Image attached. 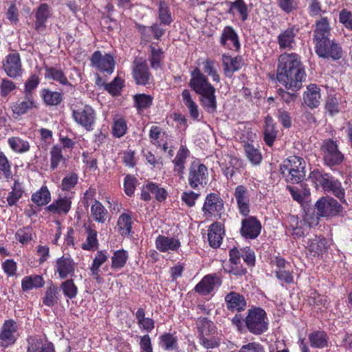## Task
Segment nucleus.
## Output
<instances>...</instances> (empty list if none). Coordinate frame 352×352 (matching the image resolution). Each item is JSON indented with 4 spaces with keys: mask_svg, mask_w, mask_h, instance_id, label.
Listing matches in <instances>:
<instances>
[{
    "mask_svg": "<svg viewBox=\"0 0 352 352\" xmlns=\"http://www.w3.org/2000/svg\"><path fill=\"white\" fill-rule=\"evenodd\" d=\"M19 337L18 326L13 320L4 322L0 331V346L8 347L15 343Z\"/></svg>",
    "mask_w": 352,
    "mask_h": 352,
    "instance_id": "1a4fd4ad",
    "label": "nucleus"
},
{
    "mask_svg": "<svg viewBox=\"0 0 352 352\" xmlns=\"http://www.w3.org/2000/svg\"><path fill=\"white\" fill-rule=\"evenodd\" d=\"M315 207L317 214L320 217H327L342 212V206L333 198L322 197L317 201Z\"/></svg>",
    "mask_w": 352,
    "mask_h": 352,
    "instance_id": "2eb2a0df",
    "label": "nucleus"
},
{
    "mask_svg": "<svg viewBox=\"0 0 352 352\" xmlns=\"http://www.w3.org/2000/svg\"><path fill=\"white\" fill-rule=\"evenodd\" d=\"M91 66L101 72L113 73L115 67L113 57L109 54H102L101 52H95L91 58Z\"/></svg>",
    "mask_w": 352,
    "mask_h": 352,
    "instance_id": "9d476101",
    "label": "nucleus"
},
{
    "mask_svg": "<svg viewBox=\"0 0 352 352\" xmlns=\"http://www.w3.org/2000/svg\"><path fill=\"white\" fill-rule=\"evenodd\" d=\"M199 336H207L215 333V326L206 318H199L196 322Z\"/></svg>",
    "mask_w": 352,
    "mask_h": 352,
    "instance_id": "a18cd8bd",
    "label": "nucleus"
},
{
    "mask_svg": "<svg viewBox=\"0 0 352 352\" xmlns=\"http://www.w3.org/2000/svg\"><path fill=\"white\" fill-rule=\"evenodd\" d=\"M305 162L298 156H290L280 165V171L286 179L292 184H298L305 177Z\"/></svg>",
    "mask_w": 352,
    "mask_h": 352,
    "instance_id": "f03ea898",
    "label": "nucleus"
},
{
    "mask_svg": "<svg viewBox=\"0 0 352 352\" xmlns=\"http://www.w3.org/2000/svg\"><path fill=\"white\" fill-rule=\"evenodd\" d=\"M277 131L275 130V123L270 116L265 118L264 140L266 144L272 146L276 138Z\"/></svg>",
    "mask_w": 352,
    "mask_h": 352,
    "instance_id": "c9c22d12",
    "label": "nucleus"
},
{
    "mask_svg": "<svg viewBox=\"0 0 352 352\" xmlns=\"http://www.w3.org/2000/svg\"><path fill=\"white\" fill-rule=\"evenodd\" d=\"M245 154L249 162L253 166L259 165L263 160L260 151L251 143L243 144Z\"/></svg>",
    "mask_w": 352,
    "mask_h": 352,
    "instance_id": "e433bc0d",
    "label": "nucleus"
},
{
    "mask_svg": "<svg viewBox=\"0 0 352 352\" xmlns=\"http://www.w3.org/2000/svg\"><path fill=\"white\" fill-rule=\"evenodd\" d=\"M190 77L189 86L198 95L206 94V92H208V91L214 89L208 82L206 76H205L197 67L195 68L191 72Z\"/></svg>",
    "mask_w": 352,
    "mask_h": 352,
    "instance_id": "f8f14e48",
    "label": "nucleus"
},
{
    "mask_svg": "<svg viewBox=\"0 0 352 352\" xmlns=\"http://www.w3.org/2000/svg\"><path fill=\"white\" fill-rule=\"evenodd\" d=\"M38 108V103L32 94H25V96L19 99L11 106L12 111L19 116Z\"/></svg>",
    "mask_w": 352,
    "mask_h": 352,
    "instance_id": "dca6fc26",
    "label": "nucleus"
},
{
    "mask_svg": "<svg viewBox=\"0 0 352 352\" xmlns=\"http://www.w3.org/2000/svg\"><path fill=\"white\" fill-rule=\"evenodd\" d=\"M127 131V124L125 119L120 116H116L113 120L112 134L116 138L124 136Z\"/></svg>",
    "mask_w": 352,
    "mask_h": 352,
    "instance_id": "de8ad7c7",
    "label": "nucleus"
},
{
    "mask_svg": "<svg viewBox=\"0 0 352 352\" xmlns=\"http://www.w3.org/2000/svg\"><path fill=\"white\" fill-rule=\"evenodd\" d=\"M208 171L207 167L199 162H192L189 168L188 184L193 189L204 186L207 184Z\"/></svg>",
    "mask_w": 352,
    "mask_h": 352,
    "instance_id": "39448f33",
    "label": "nucleus"
},
{
    "mask_svg": "<svg viewBox=\"0 0 352 352\" xmlns=\"http://www.w3.org/2000/svg\"><path fill=\"white\" fill-rule=\"evenodd\" d=\"M155 247L161 252L173 253L177 252L181 243L176 237L159 235L155 239Z\"/></svg>",
    "mask_w": 352,
    "mask_h": 352,
    "instance_id": "5701e85b",
    "label": "nucleus"
},
{
    "mask_svg": "<svg viewBox=\"0 0 352 352\" xmlns=\"http://www.w3.org/2000/svg\"><path fill=\"white\" fill-rule=\"evenodd\" d=\"M322 155L324 164L330 167L340 164L343 160V154L338 150L336 142L328 140L324 142L322 148Z\"/></svg>",
    "mask_w": 352,
    "mask_h": 352,
    "instance_id": "423d86ee",
    "label": "nucleus"
},
{
    "mask_svg": "<svg viewBox=\"0 0 352 352\" xmlns=\"http://www.w3.org/2000/svg\"><path fill=\"white\" fill-rule=\"evenodd\" d=\"M220 43L224 47L234 51L240 48V42L235 30L230 26L223 28L220 37Z\"/></svg>",
    "mask_w": 352,
    "mask_h": 352,
    "instance_id": "b1692460",
    "label": "nucleus"
},
{
    "mask_svg": "<svg viewBox=\"0 0 352 352\" xmlns=\"http://www.w3.org/2000/svg\"><path fill=\"white\" fill-rule=\"evenodd\" d=\"M60 288L64 295L70 299H72L77 296L78 288L72 279H68L63 282L60 285Z\"/></svg>",
    "mask_w": 352,
    "mask_h": 352,
    "instance_id": "13d9d810",
    "label": "nucleus"
},
{
    "mask_svg": "<svg viewBox=\"0 0 352 352\" xmlns=\"http://www.w3.org/2000/svg\"><path fill=\"white\" fill-rule=\"evenodd\" d=\"M45 78L55 80L62 85H71L63 71L56 67H45Z\"/></svg>",
    "mask_w": 352,
    "mask_h": 352,
    "instance_id": "72a5a7b5",
    "label": "nucleus"
},
{
    "mask_svg": "<svg viewBox=\"0 0 352 352\" xmlns=\"http://www.w3.org/2000/svg\"><path fill=\"white\" fill-rule=\"evenodd\" d=\"M202 210L206 217L212 216L221 217L223 211V200L217 194H209L205 199Z\"/></svg>",
    "mask_w": 352,
    "mask_h": 352,
    "instance_id": "ddd939ff",
    "label": "nucleus"
},
{
    "mask_svg": "<svg viewBox=\"0 0 352 352\" xmlns=\"http://www.w3.org/2000/svg\"><path fill=\"white\" fill-rule=\"evenodd\" d=\"M32 201L37 206L47 205L51 201V194L46 186H43L32 195Z\"/></svg>",
    "mask_w": 352,
    "mask_h": 352,
    "instance_id": "c03bdc74",
    "label": "nucleus"
},
{
    "mask_svg": "<svg viewBox=\"0 0 352 352\" xmlns=\"http://www.w3.org/2000/svg\"><path fill=\"white\" fill-rule=\"evenodd\" d=\"M261 230V223L254 217H247L241 222V234L246 239H256Z\"/></svg>",
    "mask_w": 352,
    "mask_h": 352,
    "instance_id": "aec40b11",
    "label": "nucleus"
},
{
    "mask_svg": "<svg viewBox=\"0 0 352 352\" xmlns=\"http://www.w3.org/2000/svg\"><path fill=\"white\" fill-rule=\"evenodd\" d=\"M23 194V190L21 184L17 182L14 181L13 186H12V190L9 192L7 197L8 204L10 206H13L16 204L18 201L21 198Z\"/></svg>",
    "mask_w": 352,
    "mask_h": 352,
    "instance_id": "5fc2aeb1",
    "label": "nucleus"
},
{
    "mask_svg": "<svg viewBox=\"0 0 352 352\" xmlns=\"http://www.w3.org/2000/svg\"><path fill=\"white\" fill-rule=\"evenodd\" d=\"M227 308L232 311H241L246 307L244 297L239 293L231 292L225 296Z\"/></svg>",
    "mask_w": 352,
    "mask_h": 352,
    "instance_id": "c85d7f7f",
    "label": "nucleus"
},
{
    "mask_svg": "<svg viewBox=\"0 0 352 352\" xmlns=\"http://www.w3.org/2000/svg\"><path fill=\"white\" fill-rule=\"evenodd\" d=\"M288 221L287 232L294 238H300L305 235L310 227L318 223V217L314 218L312 222H309L307 215L302 220H299L297 217L291 216Z\"/></svg>",
    "mask_w": 352,
    "mask_h": 352,
    "instance_id": "0eeeda50",
    "label": "nucleus"
},
{
    "mask_svg": "<svg viewBox=\"0 0 352 352\" xmlns=\"http://www.w3.org/2000/svg\"><path fill=\"white\" fill-rule=\"evenodd\" d=\"M298 28L292 26L280 32L277 37V43L280 50H293L296 45V37Z\"/></svg>",
    "mask_w": 352,
    "mask_h": 352,
    "instance_id": "f3484780",
    "label": "nucleus"
},
{
    "mask_svg": "<svg viewBox=\"0 0 352 352\" xmlns=\"http://www.w3.org/2000/svg\"><path fill=\"white\" fill-rule=\"evenodd\" d=\"M221 284V278L215 274L205 276L195 286V291L200 294L207 295Z\"/></svg>",
    "mask_w": 352,
    "mask_h": 352,
    "instance_id": "412c9836",
    "label": "nucleus"
},
{
    "mask_svg": "<svg viewBox=\"0 0 352 352\" xmlns=\"http://www.w3.org/2000/svg\"><path fill=\"white\" fill-rule=\"evenodd\" d=\"M222 63L224 74L227 77H231L233 74L239 70L243 65L241 56H232L226 54L222 56Z\"/></svg>",
    "mask_w": 352,
    "mask_h": 352,
    "instance_id": "a878e982",
    "label": "nucleus"
},
{
    "mask_svg": "<svg viewBox=\"0 0 352 352\" xmlns=\"http://www.w3.org/2000/svg\"><path fill=\"white\" fill-rule=\"evenodd\" d=\"M72 118L75 122L88 131L94 129L96 121V112L88 104L72 108Z\"/></svg>",
    "mask_w": 352,
    "mask_h": 352,
    "instance_id": "20e7f679",
    "label": "nucleus"
},
{
    "mask_svg": "<svg viewBox=\"0 0 352 352\" xmlns=\"http://www.w3.org/2000/svg\"><path fill=\"white\" fill-rule=\"evenodd\" d=\"M309 340L311 346L322 349L327 346L328 336L324 331H316L309 335Z\"/></svg>",
    "mask_w": 352,
    "mask_h": 352,
    "instance_id": "ea45409f",
    "label": "nucleus"
},
{
    "mask_svg": "<svg viewBox=\"0 0 352 352\" xmlns=\"http://www.w3.org/2000/svg\"><path fill=\"white\" fill-rule=\"evenodd\" d=\"M133 78L138 85H145L149 83L151 75L145 63L135 61L133 69Z\"/></svg>",
    "mask_w": 352,
    "mask_h": 352,
    "instance_id": "c756f323",
    "label": "nucleus"
},
{
    "mask_svg": "<svg viewBox=\"0 0 352 352\" xmlns=\"http://www.w3.org/2000/svg\"><path fill=\"white\" fill-rule=\"evenodd\" d=\"M76 263L71 258L62 256L56 261L54 271L62 279L72 277L74 275Z\"/></svg>",
    "mask_w": 352,
    "mask_h": 352,
    "instance_id": "4be33fe9",
    "label": "nucleus"
},
{
    "mask_svg": "<svg viewBox=\"0 0 352 352\" xmlns=\"http://www.w3.org/2000/svg\"><path fill=\"white\" fill-rule=\"evenodd\" d=\"M87 238L85 241L82 244V248L85 250L94 251L98 247V241L97 239V231L88 228L86 230Z\"/></svg>",
    "mask_w": 352,
    "mask_h": 352,
    "instance_id": "8fccbe9b",
    "label": "nucleus"
},
{
    "mask_svg": "<svg viewBox=\"0 0 352 352\" xmlns=\"http://www.w3.org/2000/svg\"><path fill=\"white\" fill-rule=\"evenodd\" d=\"M146 188L155 195V199L159 201H164L167 197V192L163 188H160L154 183H148Z\"/></svg>",
    "mask_w": 352,
    "mask_h": 352,
    "instance_id": "0e129e2a",
    "label": "nucleus"
},
{
    "mask_svg": "<svg viewBox=\"0 0 352 352\" xmlns=\"http://www.w3.org/2000/svg\"><path fill=\"white\" fill-rule=\"evenodd\" d=\"M52 16V12L46 3L39 6L36 12L35 28L37 31L41 32L46 27V21Z\"/></svg>",
    "mask_w": 352,
    "mask_h": 352,
    "instance_id": "2f4dec72",
    "label": "nucleus"
},
{
    "mask_svg": "<svg viewBox=\"0 0 352 352\" xmlns=\"http://www.w3.org/2000/svg\"><path fill=\"white\" fill-rule=\"evenodd\" d=\"M41 96L45 103L50 106L59 104L62 100V94L58 91H52L47 89H44L41 91Z\"/></svg>",
    "mask_w": 352,
    "mask_h": 352,
    "instance_id": "603ef678",
    "label": "nucleus"
},
{
    "mask_svg": "<svg viewBox=\"0 0 352 352\" xmlns=\"http://www.w3.org/2000/svg\"><path fill=\"white\" fill-rule=\"evenodd\" d=\"M74 192L65 195H59L56 199L50 204L46 210L54 214L66 215L71 210Z\"/></svg>",
    "mask_w": 352,
    "mask_h": 352,
    "instance_id": "6e6552de",
    "label": "nucleus"
},
{
    "mask_svg": "<svg viewBox=\"0 0 352 352\" xmlns=\"http://www.w3.org/2000/svg\"><path fill=\"white\" fill-rule=\"evenodd\" d=\"M10 148L16 153H24L29 151L30 145L28 141L19 137H12L8 140Z\"/></svg>",
    "mask_w": 352,
    "mask_h": 352,
    "instance_id": "a19ab883",
    "label": "nucleus"
},
{
    "mask_svg": "<svg viewBox=\"0 0 352 352\" xmlns=\"http://www.w3.org/2000/svg\"><path fill=\"white\" fill-rule=\"evenodd\" d=\"M0 171L7 179L12 178L10 162L2 151H0Z\"/></svg>",
    "mask_w": 352,
    "mask_h": 352,
    "instance_id": "338daca9",
    "label": "nucleus"
},
{
    "mask_svg": "<svg viewBox=\"0 0 352 352\" xmlns=\"http://www.w3.org/2000/svg\"><path fill=\"white\" fill-rule=\"evenodd\" d=\"M118 231L122 236H129L132 228L131 215L129 213L122 214L118 220Z\"/></svg>",
    "mask_w": 352,
    "mask_h": 352,
    "instance_id": "37998d69",
    "label": "nucleus"
},
{
    "mask_svg": "<svg viewBox=\"0 0 352 352\" xmlns=\"http://www.w3.org/2000/svg\"><path fill=\"white\" fill-rule=\"evenodd\" d=\"M3 69L8 76L15 78L22 73V63L17 52L8 54L3 60Z\"/></svg>",
    "mask_w": 352,
    "mask_h": 352,
    "instance_id": "4468645a",
    "label": "nucleus"
},
{
    "mask_svg": "<svg viewBox=\"0 0 352 352\" xmlns=\"http://www.w3.org/2000/svg\"><path fill=\"white\" fill-rule=\"evenodd\" d=\"M43 285V278L38 275L25 276L21 280V289L24 292L42 287Z\"/></svg>",
    "mask_w": 352,
    "mask_h": 352,
    "instance_id": "58836bf2",
    "label": "nucleus"
},
{
    "mask_svg": "<svg viewBox=\"0 0 352 352\" xmlns=\"http://www.w3.org/2000/svg\"><path fill=\"white\" fill-rule=\"evenodd\" d=\"M182 98L184 105L188 110L190 117L193 120H198L199 117V107L190 91L184 89L182 93Z\"/></svg>",
    "mask_w": 352,
    "mask_h": 352,
    "instance_id": "473e14b6",
    "label": "nucleus"
},
{
    "mask_svg": "<svg viewBox=\"0 0 352 352\" xmlns=\"http://www.w3.org/2000/svg\"><path fill=\"white\" fill-rule=\"evenodd\" d=\"M224 230L220 223H212L208 229V239L210 245L212 248H218L221 244Z\"/></svg>",
    "mask_w": 352,
    "mask_h": 352,
    "instance_id": "7c9ffc66",
    "label": "nucleus"
},
{
    "mask_svg": "<svg viewBox=\"0 0 352 352\" xmlns=\"http://www.w3.org/2000/svg\"><path fill=\"white\" fill-rule=\"evenodd\" d=\"M320 89L315 84H310L303 94L304 103L310 108H316L320 103Z\"/></svg>",
    "mask_w": 352,
    "mask_h": 352,
    "instance_id": "cd10ccee",
    "label": "nucleus"
},
{
    "mask_svg": "<svg viewBox=\"0 0 352 352\" xmlns=\"http://www.w3.org/2000/svg\"><path fill=\"white\" fill-rule=\"evenodd\" d=\"M134 106L140 112L145 109L148 108L153 101V98L144 94H139L133 96Z\"/></svg>",
    "mask_w": 352,
    "mask_h": 352,
    "instance_id": "6e6d98bb",
    "label": "nucleus"
},
{
    "mask_svg": "<svg viewBox=\"0 0 352 352\" xmlns=\"http://www.w3.org/2000/svg\"><path fill=\"white\" fill-rule=\"evenodd\" d=\"M78 182V176L75 173H68L63 178L60 184V189L63 192H71Z\"/></svg>",
    "mask_w": 352,
    "mask_h": 352,
    "instance_id": "864d4df0",
    "label": "nucleus"
},
{
    "mask_svg": "<svg viewBox=\"0 0 352 352\" xmlns=\"http://www.w3.org/2000/svg\"><path fill=\"white\" fill-rule=\"evenodd\" d=\"M107 255L103 251H99L96 254L93 261L92 265L90 268L91 275L97 280L98 282L101 281V278L99 276V269L100 266L107 261Z\"/></svg>",
    "mask_w": 352,
    "mask_h": 352,
    "instance_id": "49530a36",
    "label": "nucleus"
},
{
    "mask_svg": "<svg viewBox=\"0 0 352 352\" xmlns=\"http://www.w3.org/2000/svg\"><path fill=\"white\" fill-rule=\"evenodd\" d=\"M309 302L314 303L316 308L321 311L327 309L329 304L326 296H321L316 292L310 294Z\"/></svg>",
    "mask_w": 352,
    "mask_h": 352,
    "instance_id": "052dcab7",
    "label": "nucleus"
},
{
    "mask_svg": "<svg viewBox=\"0 0 352 352\" xmlns=\"http://www.w3.org/2000/svg\"><path fill=\"white\" fill-rule=\"evenodd\" d=\"M330 26L327 17H322L317 21L314 30V41L316 45L322 42H328L330 35Z\"/></svg>",
    "mask_w": 352,
    "mask_h": 352,
    "instance_id": "bb28decb",
    "label": "nucleus"
},
{
    "mask_svg": "<svg viewBox=\"0 0 352 352\" xmlns=\"http://www.w3.org/2000/svg\"><path fill=\"white\" fill-rule=\"evenodd\" d=\"M327 175V173L316 169L310 173L309 179L315 184L316 188H318L319 186L322 187Z\"/></svg>",
    "mask_w": 352,
    "mask_h": 352,
    "instance_id": "774afa93",
    "label": "nucleus"
},
{
    "mask_svg": "<svg viewBox=\"0 0 352 352\" xmlns=\"http://www.w3.org/2000/svg\"><path fill=\"white\" fill-rule=\"evenodd\" d=\"M158 18L164 25H170L173 21L170 8L164 1H160L159 3Z\"/></svg>",
    "mask_w": 352,
    "mask_h": 352,
    "instance_id": "4d7b16f0",
    "label": "nucleus"
},
{
    "mask_svg": "<svg viewBox=\"0 0 352 352\" xmlns=\"http://www.w3.org/2000/svg\"><path fill=\"white\" fill-rule=\"evenodd\" d=\"M324 239L317 236H309L303 239L302 245L314 256H318L324 252L327 246Z\"/></svg>",
    "mask_w": 352,
    "mask_h": 352,
    "instance_id": "393cba45",
    "label": "nucleus"
},
{
    "mask_svg": "<svg viewBox=\"0 0 352 352\" xmlns=\"http://www.w3.org/2000/svg\"><path fill=\"white\" fill-rule=\"evenodd\" d=\"M189 151L186 146H182L179 148L175 158L173 161L174 164V171L177 174L183 173L185 168L186 160Z\"/></svg>",
    "mask_w": 352,
    "mask_h": 352,
    "instance_id": "4c0bfd02",
    "label": "nucleus"
},
{
    "mask_svg": "<svg viewBox=\"0 0 352 352\" xmlns=\"http://www.w3.org/2000/svg\"><path fill=\"white\" fill-rule=\"evenodd\" d=\"M27 342V352H55L54 344L41 336H30Z\"/></svg>",
    "mask_w": 352,
    "mask_h": 352,
    "instance_id": "6ab92c4d",
    "label": "nucleus"
},
{
    "mask_svg": "<svg viewBox=\"0 0 352 352\" xmlns=\"http://www.w3.org/2000/svg\"><path fill=\"white\" fill-rule=\"evenodd\" d=\"M163 59V51L162 49H156L151 46V54L149 60L151 67L157 69L161 67V61Z\"/></svg>",
    "mask_w": 352,
    "mask_h": 352,
    "instance_id": "bf43d9fd",
    "label": "nucleus"
},
{
    "mask_svg": "<svg viewBox=\"0 0 352 352\" xmlns=\"http://www.w3.org/2000/svg\"><path fill=\"white\" fill-rule=\"evenodd\" d=\"M128 258L129 254L127 251L124 250L115 251L111 258V268L114 270L122 268L126 265Z\"/></svg>",
    "mask_w": 352,
    "mask_h": 352,
    "instance_id": "09e8293b",
    "label": "nucleus"
},
{
    "mask_svg": "<svg viewBox=\"0 0 352 352\" xmlns=\"http://www.w3.org/2000/svg\"><path fill=\"white\" fill-rule=\"evenodd\" d=\"M245 324L249 331L253 334L259 335L266 331L268 322L265 310L259 307L249 309Z\"/></svg>",
    "mask_w": 352,
    "mask_h": 352,
    "instance_id": "7ed1b4c3",
    "label": "nucleus"
},
{
    "mask_svg": "<svg viewBox=\"0 0 352 352\" xmlns=\"http://www.w3.org/2000/svg\"><path fill=\"white\" fill-rule=\"evenodd\" d=\"M204 72L210 76L214 82H219L220 77L217 73L214 61L211 59H207L203 63Z\"/></svg>",
    "mask_w": 352,
    "mask_h": 352,
    "instance_id": "680f3d73",
    "label": "nucleus"
},
{
    "mask_svg": "<svg viewBox=\"0 0 352 352\" xmlns=\"http://www.w3.org/2000/svg\"><path fill=\"white\" fill-rule=\"evenodd\" d=\"M16 89V84L12 80L3 78L0 83V96L6 98Z\"/></svg>",
    "mask_w": 352,
    "mask_h": 352,
    "instance_id": "69168bd1",
    "label": "nucleus"
},
{
    "mask_svg": "<svg viewBox=\"0 0 352 352\" xmlns=\"http://www.w3.org/2000/svg\"><path fill=\"white\" fill-rule=\"evenodd\" d=\"M306 74L300 58L295 53H283L278 59L276 78L287 89L296 91L302 86Z\"/></svg>",
    "mask_w": 352,
    "mask_h": 352,
    "instance_id": "f257e3e1",
    "label": "nucleus"
},
{
    "mask_svg": "<svg viewBox=\"0 0 352 352\" xmlns=\"http://www.w3.org/2000/svg\"><path fill=\"white\" fill-rule=\"evenodd\" d=\"M91 214L96 222L104 223L107 218V210L98 201L96 200L91 207Z\"/></svg>",
    "mask_w": 352,
    "mask_h": 352,
    "instance_id": "79ce46f5",
    "label": "nucleus"
},
{
    "mask_svg": "<svg viewBox=\"0 0 352 352\" xmlns=\"http://www.w3.org/2000/svg\"><path fill=\"white\" fill-rule=\"evenodd\" d=\"M200 96V102L208 113H212L216 111L217 109V99L215 96V89H213L206 94H202Z\"/></svg>",
    "mask_w": 352,
    "mask_h": 352,
    "instance_id": "f704fd0d",
    "label": "nucleus"
},
{
    "mask_svg": "<svg viewBox=\"0 0 352 352\" xmlns=\"http://www.w3.org/2000/svg\"><path fill=\"white\" fill-rule=\"evenodd\" d=\"M316 52L322 58L338 60L342 57V47L333 41L328 40V42H322L316 45Z\"/></svg>",
    "mask_w": 352,
    "mask_h": 352,
    "instance_id": "9b49d317",
    "label": "nucleus"
},
{
    "mask_svg": "<svg viewBox=\"0 0 352 352\" xmlns=\"http://www.w3.org/2000/svg\"><path fill=\"white\" fill-rule=\"evenodd\" d=\"M234 196L240 214L247 217L250 213L249 190L245 186L239 185L235 188Z\"/></svg>",
    "mask_w": 352,
    "mask_h": 352,
    "instance_id": "a211bd4d",
    "label": "nucleus"
},
{
    "mask_svg": "<svg viewBox=\"0 0 352 352\" xmlns=\"http://www.w3.org/2000/svg\"><path fill=\"white\" fill-rule=\"evenodd\" d=\"M230 13H237L241 21H245L248 17V6L243 0H236L231 3Z\"/></svg>",
    "mask_w": 352,
    "mask_h": 352,
    "instance_id": "3c124183",
    "label": "nucleus"
},
{
    "mask_svg": "<svg viewBox=\"0 0 352 352\" xmlns=\"http://www.w3.org/2000/svg\"><path fill=\"white\" fill-rule=\"evenodd\" d=\"M63 160L61 147L58 145L54 146L50 151L51 168L52 169L56 168Z\"/></svg>",
    "mask_w": 352,
    "mask_h": 352,
    "instance_id": "e2e57ef3",
    "label": "nucleus"
}]
</instances>
